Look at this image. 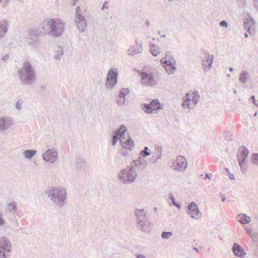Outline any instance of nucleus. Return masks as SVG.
Here are the masks:
<instances>
[{
	"label": "nucleus",
	"instance_id": "obj_62",
	"mask_svg": "<svg viewBox=\"0 0 258 258\" xmlns=\"http://www.w3.org/2000/svg\"><path fill=\"white\" fill-rule=\"evenodd\" d=\"M229 71L232 72L233 71V68L232 67H230L229 69Z\"/></svg>",
	"mask_w": 258,
	"mask_h": 258
},
{
	"label": "nucleus",
	"instance_id": "obj_13",
	"mask_svg": "<svg viewBox=\"0 0 258 258\" xmlns=\"http://www.w3.org/2000/svg\"><path fill=\"white\" fill-rule=\"evenodd\" d=\"M214 57V55L208 54L206 55V58L203 60L202 67L205 73L208 72L212 68Z\"/></svg>",
	"mask_w": 258,
	"mask_h": 258
},
{
	"label": "nucleus",
	"instance_id": "obj_33",
	"mask_svg": "<svg viewBox=\"0 0 258 258\" xmlns=\"http://www.w3.org/2000/svg\"><path fill=\"white\" fill-rule=\"evenodd\" d=\"M63 53V48L60 46H58L57 48V49L55 50L54 58L56 60H59L60 58V56L62 55Z\"/></svg>",
	"mask_w": 258,
	"mask_h": 258
},
{
	"label": "nucleus",
	"instance_id": "obj_54",
	"mask_svg": "<svg viewBox=\"0 0 258 258\" xmlns=\"http://www.w3.org/2000/svg\"><path fill=\"white\" fill-rule=\"evenodd\" d=\"M246 232H247V233L250 234V233H251V232H252V230H251V228H246Z\"/></svg>",
	"mask_w": 258,
	"mask_h": 258
},
{
	"label": "nucleus",
	"instance_id": "obj_35",
	"mask_svg": "<svg viewBox=\"0 0 258 258\" xmlns=\"http://www.w3.org/2000/svg\"><path fill=\"white\" fill-rule=\"evenodd\" d=\"M248 73L246 71H242L239 76V81L243 84L246 83L247 81V76Z\"/></svg>",
	"mask_w": 258,
	"mask_h": 258
},
{
	"label": "nucleus",
	"instance_id": "obj_36",
	"mask_svg": "<svg viewBox=\"0 0 258 258\" xmlns=\"http://www.w3.org/2000/svg\"><path fill=\"white\" fill-rule=\"evenodd\" d=\"M140 47L134 49L133 50L128 49V54L131 56H134V54H138L142 52V45H139Z\"/></svg>",
	"mask_w": 258,
	"mask_h": 258
},
{
	"label": "nucleus",
	"instance_id": "obj_34",
	"mask_svg": "<svg viewBox=\"0 0 258 258\" xmlns=\"http://www.w3.org/2000/svg\"><path fill=\"white\" fill-rule=\"evenodd\" d=\"M191 97L192 98L190 99V101H192L195 106L197 105L200 98L198 92L197 91L194 92L191 94Z\"/></svg>",
	"mask_w": 258,
	"mask_h": 258
},
{
	"label": "nucleus",
	"instance_id": "obj_10",
	"mask_svg": "<svg viewBox=\"0 0 258 258\" xmlns=\"http://www.w3.org/2000/svg\"><path fill=\"white\" fill-rule=\"evenodd\" d=\"M138 225L140 226V230L144 232H148L150 228L148 227L149 222L148 221L147 215L143 216L137 218Z\"/></svg>",
	"mask_w": 258,
	"mask_h": 258
},
{
	"label": "nucleus",
	"instance_id": "obj_28",
	"mask_svg": "<svg viewBox=\"0 0 258 258\" xmlns=\"http://www.w3.org/2000/svg\"><path fill=\"white\" fill-rule=\"evenodd\" d=\"M150 51L153 55L156 56L160 53V51H159V47L158 46V45L152 44L151 42H150Z\"/></svg>",
	"mask_w": 258,
	"mask_h": 258
},
{
	"label": "nucleus",
	"instance_id": "obj_20",
	"mask_svg": "<svg viewBox=\"0 0 258 258\" xmlns=\"http://www.w3.org/2000/svg\"><path fill=\"white\" fill-rule=\"evenodd\" d=\"M232 250L234 255L237 257L242 258L246 255V252L244 249L237 243H234Z\"/></svg>",
	"mask_w": 258,
	"mask_h": 258
},
{
	"label": "nucleus",
	"instance_id": "obj_48",
	"mask_svg": "<svg viewBox=\"0 0 258 258\" xmlns=\"http://www.w3.org/2000/svg\"><path fill=\"white\" fill-rule=\"evenodd\" d=\"M249 100H251L252 103L254 104V105L258 106V104L256 103L255 96L254 95L251 96V97L249 99Z\"/></svg>",
	"mask_w": 258,
	"mask_h": 258
},
{
	"label": "nucleus",
	"instance_id": "obj_7",
	"mask_svg": "<svg viewBox=\"0 0 258 258\" xmlns=\"http://www.w3.org/2000/svg\"><path fill=\"white\" fill-rule=\"evenodd\" d=\"M249 153L248 149L244 146L240 147L238 151L237 160L239 166L241 167V170L243 172H245L246 168L243 167V165L245 164V159L247 157Z\"/></svg>",
	"mask_w": 258,
	"mask_h": 258
},
{
	"label": "nucleus",
	"instance_id": "obj_56",
	"mask_svg": "<svg viewBox=\"0 0 258 258\" xmlns=\"http://www.w3.org/2000/svg\"><path fill=\"white\" fill-rule=\"evenodd\" d=\"M225 139L227 140L228 141H231L232 140L231 138L228 137L227 135L225 136Z\"/></svg>",
	"mask_w": 258,
	"mask_h": 258
},
{
	"label": "nucleus",
	"instance_id": "obj_18",
	"mask_svg": "<svg viewBox=\"0 0 258 258\" xmlns=\"http://www.w3.org/2000/svg\"><path fill=\"white\" fill-rule=\"evenodd\" d=\"M131 164L134 165V167H137L138 170L143 171L147 167L146 161L141 157H139L138 160H134Z\"/></svg>",
	"mask_w": 258,
	"mask_h": 258
},
{
	"label": "nucleus",
	"instance_id": "obj_46",
	"mask_svg": "<svg viewBox=\"0 0 258 258\" xmlns=\"http://www.w3.org/2000/svg\"><path fill=\"white\" fill-rule=\"evenodd\" d=\"M220 26L221 27H227L228 26V23L226 21L223 20L220 22Z\"/></svg>",
	"mask_w": 258,
	"mask_h": 258
},
{
	"label": "nucleus",
	"instance_id": "obj_25",
	"mask_svg": "<svg viewBox=\"0 0 258 258\" xmlns=\"http://www.w3.org/2000/svg\"><path fill=\"white\" fill-rule=\"evenodd\" d=\"M153 112L154 111H157L162 109V105L158 99H154L150 102Z\"/></svg>",
	"mask_w": 258,
	"mask_h": 258
},
{
	"label": "nucleus",
	"instance_id": "obj_15",
	"mask_svg": "<svg viewBox=\"0 0 258 258\" xmlns=\"http://www.w3.org/2000/svg\"><path fill=\"white\" fill-rule=\"evenodd\" d=\"M11 243L9 239L3 236L0 238V249L7 251L8 253L11 251Z\"/></svg>",
	"mask_w": 258,
	"mask_h": 258
},
{
	"label": "nucleus",
	"instance_id": "obj_29",
	"mask_svg": "<svg viewBox=\"0 0 258 258\" xmlns=\"http://www.w3.org/2000/svg\"><path fill=\"white\" fill-rule=\"evenodd\" d=\"M187 166L186 162H184L183 161H179L175 167L174 169L178 171H184L186 168Z\"/></svg>",
	"mask_w": 258,
	"mask_h": 258
},
{
	"label": "nucleus",
	"instance_id": "obj_17",
	"mask_svg": "<svg viewBox=\"0 0 258 258\" xmlns=\"http://www.w3.org/2000/svg\"><path fill=\"white\" fill-rule=\"evenodd\" d=\"M130 90L128 88H122L119 95L116 97V102L118 105L122 106L124 104L125 97L129 94Z\"/></svg>",
	"mask_w": 258,
	"mask_h": 258
},
{
	"label": "nucleus",
	"instance_id": "obj_16",
	"mask_svg": "<svg viewBox=\"0 0 258 258\" xmlns=\"http://www.w3.org/2000/svg\"><path fill=\"white\" fill-rule=\"evenodd\" d=\"M127 131V128L124 125H121L117 132H115L113 135L111 139V144L112 146L116 144L118 141V136L120 135V137H123L125 135V133Z\"/></svg>",
	"mask_w": 258,
	"mask_h": 258
},
{
	"label": "nucleus",
	"instance_id": "obj_45",
	"mask_svg": "<svg viewBox=\"0 0 258 258\" xmlns=\"http://www.w3.org/2000/svg\"><path fill=\"white\" fill-rule=\"evenodd\" d=\"M5 223V221L3 219V214L0 212V226H3Z\"/></svg>",
	"mask_w": 258,
	"mask_h": 258
},
{
	"label": "nucleus",
	"instance_id": "obj_2",
	"mask_svg": "<svg viewBox=\"0 0 258 258\" xmlns=\"http://www.w3.org/2000/svg\"><path fill=\"white\" fill-rule=\"evenodd\" d=\"M17 76L21 84L24 85H31L36 81L35 69L29 61H25L22 67L18 70Z\"/></svg>",
	"mask_w": 258,
	"mask_h": 258
},
{
	"label": "nucleus",
	"instance_id": "obj_58",
	"mask_svg": "<svg viewBox=\"0 0 258 258\" xmlns=\"http://www.w3.org/2000/svg\"><path fill=\"white\" fill-rule=\"evenodd\" d=\"M226 197L225 196H223V198L222 199V201L225 202L226 201Z\"/></svg>",
	"mask_w": 258,
	"mask_h": 258
},
{
	"label": "nucleus",
	"instance_id": "obj_39",
	"mask_svg": "<svg viewBox=\"0 0 258 258\" xmlns=\"http://www.w3.org/2000/svg\"><path fill=\"white\" fill-rule=\"evenodd\" d=\"M150 152L149 151V148L148 147L145 146L144 149L140 151V154L143 157H146L150 155Z\"/></svg>",
	"mask_w": 258,
	"mask_h": 258
},
{
	"label": "nucleus",
	"instance_id": "obj_3",
	"mask_svg": "<svg viewBox=\"0 0 258 258\" xmlns=\"http://www.w3.org/2000/svg\"><path fill=\"white\" fill-rule=\"evenodd\" d=\"M45 194L56 207L61 208L65 204L67 195L65 188L49 187Z\"/></svg>",
	"mask_w": 258,
	"mask_h": 258
},
{
	"label": "nucleus",
	"instance_id": "obj_47",
	"mask_svg": "<svg viewBox=\"0 0 258 258\" xmlns=\"http://www.w3.org/2000/svg\"><path fill=\"white\" fill-rule=\"evenodd\" d=\"M21 105L22 102L18 100L16 104V107L18 110H20L22 108Z\"/></svg>",
	"mask_w": 258,
	"mask_h": 258
},
{
	"label": "nucleus",
	"instance_id": "obj_44",
	"mask_svg": "<svg viewBox=\"0 0 258 258\" xmlns=\"http://www.w3.org/2000/svg\"><path fill=\"white\" fill-rule=\"evenodd\" d=\"M7 253H8L7 251L0 249V258H7Z\"/></svg>",
	"mask_w": 258,
	"mask_h": 258
},
{
	"label": "nucleus",
	"instance_id": "obj_27",
	"mask_svg": "<svg viewBox=\"0 0 258 258\" xmlns=\"http://www.w3.org/2000/svg\"><path fill=\"white\" fill-rule=\"evenodd\" d=\"M156 149L157 153H155V155H156V159H150L149 163L151 164L156 163L157 160L160 159L162 156V148L161 146H158Z\"/></svg>",
	"mask_w": 258,
	"mask_h": 258
},
{
	"label": "nucleus",
	"instance_id": "obj_40",
	"mask_svg": "<svg viewBox=\"0 0 258 258\" xmlns=\"http://www.w3.org/2000/svg\"><path fill=\"white\" fill-rule=\"evenodd\" d=\"M173 235L172 232L163 231L161 234V237L163 239H169Z\"/></svg>",
	"mask_w": 258,
	"mask_h": 258
},
{
	"label": "nucleus",
	"instance_id": "obj_31",
	"mask_svg": "<svg viewBox=\"0 0 258 258\" xmlns=\"http://www.w3.org/2000/svg\"><path fill=\"white\" fill-rule=\"evenodd\" d=\"M190 99L189 98V94H186L183 98V101L182 103V106L184 108H189L190 105Z\"/></svg>",
	"mask_w": 258,
	"mask_h": 258
},
{
	"label": "nucleus",
	"instance_id": "obj_55",
	"mask_svg": "<svg viewBox=\"0 0 258 258\" xmlns=\"http://www.w3.org/2000/svg\"><path fill=\"white\" fill-rule=\"evenodd\" d=\"M204 179H210V176L208 173L206 174Z\"/></svg>",
	"mask_w": 258,
	"mask_h": 258
},
{
	"label": "nucleus",
	"instance_id": "obj_38",
	"mask_svg": "<svg viewBox=\"0 0 258 258\" xmlns=\"http://www.w3.org/2000/svg\"><path fill=\"white\" fill-rule=\"evenodd\" d=\"M165 69L166 72L168 74H173L176 70V68L174 66V64L171 65V66H168V67H165Z\"/></svg>",
	"mask_w": 258,
	"mask_h": 258
},
{
	"label": "nucleus",
	"instance_id": "obj_53",
	"mask_svg": "<svg viewBox=\"0 0 258 258\" xmlns=\"http://www.w3.org/2000/svg\"><path fill=\"white\" fill-rule=\"evenodd\" d=\"M229 178L231 180L235 179V176L233 174H229Z\"/></svg>",
	"mask_w": 258,
	"mask_h": 258
},
{
	"label": "nucleus",
	"instance_id": "obj_6",
	"mask_svg": "<svg viewBox=\"0 0 258 258\" xmlns=\"http://www.w3.org/2000/svg\"><path fill=\"white\" fill-rule=\"evenodd\" d=\"M118 71L116 68H111L109 70L106 79V87L108 89H112L117 82Z\"/></svg>",
	"mask_w": 258,
	"mask_h": 258
},
{
	"label": "nucleus",
	"instance_id": "obj_30",
	"mask_svg": "<svg viewBox=\"0 0 258 258\" xmlns=\"http://www.w3.org/2000/svg\"><path fill=\"white\" fill-rule=\"evenodd\" d=\"M141 108L146 113L152 114L153 113V110H152V107L151 103H143L141 105Z\"/></svg>",
	"mask_w": 258,
	"mask_h": 258
},
{
	"label": "nucleus",
	"instance_id": "obj_37",
	"mask_svg": "<svg viewBox=\"0 0 258 258\" xmlns=\"http://www.w3.org/2000/svg\"><path fill=\"white\" fill-rule=\"evenodd\" d=\"M135 215L136 217V218L138 217L143 216L146 215V213L145 212L144 209H136L135 211Z\"/></svg>",
	"mask_w": 258,
	"mask_h": 258
},
{
	"label": "nucleus",
	"instance_id": "obj_64",
	"mask_svg": "<svg viewBox=\"0 0 258 258\" xmlns=\"http://www.w3.org/2000/svg\"><path fill=\"white\" fill-rule=\"evenodd\" d=\"M225 169H226V170L227 171V172L228 173V174H229V173H230V172H229V169H228V168H225Z\"/></svg>",
	"mask_w": 258,
	"mask_h": 258
},
{
	"label": "nucleus",
	"instance_id": "obj_26",
	"mask_svg": "<svg viewBox=\"0 0 258 258\" xmlns=\"http://www.w3.org/2000/svg\"><path fill=\"white\" fill-rule=\"evenodd\" d=\"M35 150H26L23 153V156L28 160H30L36 154Z\"/></svg>",
	"mask_w": 258,
	"mask_h": 258
},
{
	"label": "nucleus",
	"instance_id": "obj_11",
	"mask_svg": "<svg viewBox=\"0 0 258 258\" xmlns=\"http://www.w3.org/2000/svg\"><path fill=\"white\" fill-rule=\"evenodd\" d=\"M188 214L190 217L195 219H199L200 218V212L198 208V205L195 202H192L188 205Z\"/></svg>",
	"mask_w": 258,
	"mask_h": 258
},
{
	"label": "nucleus",
	"instance_id": "obj_50",
	"mask_svg": "<svg viewBox=\"0 0 258 258\" xmlns=\"http://www.w3.org/2000/svg\"><path fill=\"white\" fill-rule=\"evenodd\" d=\"M9 58H10L9 54H7L2 58V59L4 61H7V60H8L9 59Z\"/></svg>",
	"mask_w": 258,
	"mask_h": 258
},
{
	"label": "nucleus",
	"instance_id": "obj_52",
	"mask_svg": "<svg viewBox=\"0 0 258 258\" xmlns=\"http://www.w3.org/2000/svg\"><path fill=\"white\" fill-rule=\"evenodd\" d=\"M40 89L42 91H44L47 89V87L45 85H42L41 86Z\"/></svg>",
	"mask_w": 258,
	"mask_h": 258
},
{
	"label": "nucleus",
	"instance_id": "obj_41",
	"mask_svg": "<svg viewBox=\"0 0 258 258\" xmlns=\"http://www.w3.org/2000/svg\"><path fill=\"white\" fill-rule=\"evenodd\" d=\"M161 62L164 68H165V67H168V66L174 64L171 61L167 60L164 58L161 59Z\"/></svg>",
	"mask_w": 258,
	"mask_h": 258
},
{
	"label": "nucleus",
	"instance_id": "obj_1",
	"mask_svg": "<svg viewBox=\"0 0 258 258\" xmlns=\"http://www.w3.org/2000/svg\"><path fill=\"white\" fill-rule=\"evenodd\" d=\"M41 25L44 35L47 34L52 37L61 36L65 28V23L60 19H46Z\"/></svg>",
	"mask_w": 258,
	"mask_h": 258
},
{
	"label": "nucleus",
	"instance_id": "obj_19",
	"mask_svg": "<svg viewBox=\"0 0 258 258\" xmlns=\"http://www.w3.org/2000/svg\"><path fill=\"white\" fill-rule=\"evenodd\" d=\"M13 124L12 120L6 117L0 118V131L3 132L9 128Z\"/></svg>",
	"mask_w": 258,
	"mask_h": 258
},
{
	"label": "nucleus",
	"instance_id": "obj_5",
	"mask_svg": "<svg viewBox=\"0 0 258 258\" xmlns=\"http://www.w3.org/2000/svg\"><path fill=\"white\" fill-rule=\"evenodd\" d=\"M44 35L41 25L38 28H30L28 30L25 36L26 41L30 44L37 42V37Z\"/></svg>",
	"mask_w": 258,
	"mask_h": 258
},
{
	"label": "nucleus",
	"instance_id": "obj_59",
	"mask_svg": "<svg viewBox=\"0 0 258 258\" xmlns=\"http://www.w3.org/2000/svg\"><path fill=\"white\" fill-rule=\"evenodd\" d=\"M151 159H152V160L156 159V155L154 154V155H153L152 158Z\"/></svg>",
	"mask_w": 258,
	"mask_h": 258
},
{
	"label": "nucleus",
	"instance_id": "obj_21",
	"mask_svg": "<svg viewBox=\"0 0 258 258\" xmlns=\"http://www.w3.org/2000/svg\"><path fill=\"white\" fill-rule=\"evenodd\" d=\"M9 28L8 21L5 20L0 21V39L4 37L7 33Z\"/></svg>",
	"mask_w": 258,
	"mask_h": 258
},
{
	"label": "nucleus",
	"instance_id": "obj_43",
	"mask_svg": "<svg viewBox=\"0 0 258 258\" xmlns=\"http://www.w3.org/2000/svg\"><path fill=\"white\" fill-rule=\"evenodd\" d=\"M252 163L258 164V153H253L251 158Z\"/></svg>",
	"mask_w": 258,
	"mask_h": 258
},
{
	"label": "nucleus",
	"instance_id": "obj_8",
	"mask_svg": "<svg viewBox=\"0 0 258 258\" xmlns=\"http://www.w3.org/2000/svg\"><path fill=\"white\" fill-rule=\"evenodd\" d=\"M141 83L145 86H154L156 84V81L154 78L153 73L144 72L141 73Z\"/></svg>",
	"mask_w": 258,
	"mask_h": 258
},
{
	"label": "nucleus",
	"instance_id": "obj_61",
	"mask_svg": "<svg viewBox=\"0 0 258 258\" xmlns=\"http://www.w3.org/2000/svg\"><path fill=\"white\" fill-rule=\"evenodd\" d=\"M244 37L245 38H247L248 37V34L247 33H244Z\"/></svg>",
	"mask_w": 258,
	"mask_h": 258
},
{
	"label": "nucleus",
	"instance_id": "obj_24",
	"mask_svg": "<svg viewBox=\"0 0 258 258\" xmlns=\"http://www.w3.org/2000/svg\"><path fill=\"white\" fill-rule=\"evenodd\" d=\"M238 221L242 224H247L250 222L251 219L249 216L245 214H239L237 215Z\"/></svg>",
	"mask_w": 258,
	"mask_h": 258
},
{
	"label": "nucleus",
	"instance_id": "obj_57",
	"mask_svg": "<svg viewBox=\"0 0 258 258\" xmlns=\"http://www.w3.org/2000/svg\"><path fill=\"white\" fill-rule=\"evenodd\" d=\"M150 23L149 21V20H147V21H146V26L148 27V26H150Z\"/></svg>",
	"mask_w": 258,
	"mask_h": 258
},
{
	"label": "nucleus",
	"instance_id": "obj_42",
	"mask_svg": "<svg viewBox=\"0 0 258 258\" xmlns=\"http://www.w3.org/2000/svg\"><path fill=\"white\" fill-rule=\"evenodd\" d=\"M170 199H171V200L172 201V204L173 205H174V206H176L178 208H180L181 207V204L180 203H176V201H175V199L173 195V194L172 193H170Z\"/></svg>",
	"mask_w": 258,
	"mask_h": 258
},
{
	"label": "nucleus",
	"instance_id": "obj_32",
	"mask_svg": "<svg viewBox=\"0 0 258 258\" xmlns=\"http://www.w3.org/2000/svg\"><path fill=\"white\" fill-rule=\"evenodd\" d=\"M17 209V204L15 202H12L9 203L7 205V210L11 212H14L15 213L16 212Z\"/></svg>",
	"mask_w": 258,
	"mask_h": 258
},
{
	"label": "nucleus",
	"instance_id": "obj_4",
	"mask_svg": "<svg viewBox=\"0 0 258 258\" xmlns=\"http://www.w3.org/2000/svg\"><path fill=\"white\" fill-rule=\"evenodd\" d=\"M118 176L123 183L126 184L134 182L137 177V171L134 167V165L131 164V166H127L124 169H121Z\"/></svg>",
	"mask_w": 258,
	"mask_h": 258
},
{
	"label": "nucleus",
	"instance_id": "obj_12",
	"mask_svg": "<svg viewBox=\"0 0 258 258\" xmlns=\"http://www.w3.org/2000/svg\"><path fill=\"white\" fill-rule=\"evenodd\" d=\"M256 23L253 18L249 17L245 19L243 24V28L249 34L254 31V26Z\"/></svg>",
	"mask_w": 258,
	"mask_h": 258
},
{
	"label": "nucleus",
	"instance_id": "obj_49",
	"mask_svg": "<svg viewBox=\"0 0 258 258\" xmlns=\"http://www.w3.org/2000/svg\"><path fill=\"white\" fill-rule=\"evenodd\" d=\"M108 2L107 1L104 2L103 5L102 7L101 10H103L104 9H108Z\"/></svg>",
	"mask_w": 258,
	"mask_h": 258
},
{
	"label": "nucleus",
	"instance_id": "obj_63",
	"mask_svg": "<svg viewBox=\"0 0 258 258\" xmlns=\"http://www.w3.org/2000/svg\"><path fill=\"white\" fill-rule=\"evenodd\" d=\"M9 1V0H4V3L5 4H8Z\"/></svg>",
	"mask_w": 258,
	"mask_h": 258
},
{
	"label": "nucleus",
	"instance_id": "obj_60",
	"mask_svg": "<svg viewBox=\"0 0 258 258\" xmlns=\"http://www.w3.org/2000/svg\"><path fill=\"white\" fill-rule=\"evenodd\" d=\"M193 249L196 250L197 252H199V249L196 247H194Z\"/></svg>",
	"mask_w": 258,
	"mask_h": 258
},
{
	"label": "nucleus",
	"instance_id": "obj_9",
	"mask_svg": "<svg viewBox=\"0 0 258 258\" xmlns=\"http://www.w3.org/2000/svg\"><path fill=\"white\" fill-rule=\"evenodd\" d=\"M57 153L54 149H48L42 155V159L46 162L53 163L57 159Z\"/></svg>",
	"mask_w": 258,
	"mask_h": 258
},
{
	"label": "nucleus",
	"instance_id": "obj_51",
	"mask_svg": "<svg viewBox=\"0 0 258 258\" xmlns=\"http://www.w3.org/2000/svg\"><path fill=\"white\" fill-rule=\"evenodd\" d=\"M253 6L255 9L257 10L258 12V0H254L253 3Z\"/></svg>",
	"mask_w": 258,
	"mask_h": 258
},
{
	"label": "nucleus",
	"instance_id": "obj_14",
	"mask_svg": "<svg viewBox=\"0 0 258 258\" xmlns=\"http://www.w3.org/2000/svg\"><path fill=\"white\" fill-rule=\"evenodd\" d=\"M75 21L77 24L78 29L82 32H83L86 27V23L85 17L78 13L76 12Z\"/></svg>",
	"mask_w": 258,
	"mask_h": 258
},
{
	"label": "nucleus",
	"instance_id": "obj_23",
	"mask_svg": "<svg viewBox=\"0 0 258 258\" xmlns=\"http://www.w3.org/2000/svg\"><path fill=\"white\" fill-rule=\"evenodd\" d=\"M75 165L76 168L80 169L85 170L87 168V165L86 164L85 160L83 158L78 157L75 159Z\"/></svg>",
	"mask_w": 258,
	"mask_h": 258
},
{
	"label": "nucleus",
	"instance_id": "obj_22",
	"mask_svg": "<svg viewBox=\"0 0 258 258\" xmlns=\"http://www.w3.org/2000/svg\"><path fill=\"white\" fill-rule=\"evenodd\" d=\"M124 137H120V143L122 148H126L128 149H132L131 146H134V141L132 140L131 137L128 136V139L126 141H124Z\"/></svg>",
	"mask_w": 258,
	"mask_h": 258
}]
</instances>
